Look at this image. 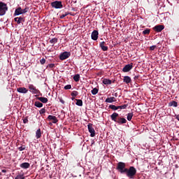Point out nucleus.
Segmentation results:
<instances>
[{
	"label": "nucleus",
	"mask_w": 179,
	"mask_h": 179,
	"mask_svg": "<svg viewBox=\"0 0 179 179\" xmlns=\"http://www.w3.org/2000/svg\"><path fill=\"white\" fill-rule=\"evenodd\" d=\"M157 48V46L152 45V46L150 47V50L154 51V50H155V48Z\"/></svg>",
	"instance_id": "ea45409f"
},
{
	"label": "nucleus",
	"mask_w": 179,
	"mask_h": 179,
	"mask_svg": "<svg viewBox=\"0 0 179 179\" xmlns=\"http://www.w3.org/2000/svg\"><path fill=\"white\" fill-rule=\"evenodd\" d=\"M127 105L124 104V105H120V106H117V108L122 110V109H127Z\"/></svg>",
	"instance_id": "7c9ffc66"
},
{
	"label": "nucleus",
	"mask_w": 179,
	"mask_h": 179,
	"mask_svg": "<svg viewBox=\"0 0 179 179\" xmlns=\"http://www.w3.org/2000/svg\"><path fill=\"white\" fill-rule=\"evenodd\" d=\"M36 99L42 102V103H43L45 104L48 102V99L45 98V96H38Z\"/></svg>",
	"instance_id": "2eb2a0df"
},
{
	"label": "nucleus",
	"mask_w": 179,
	"mask_h": 179,
	"mask_svg": "<svg viewBox=\"0 0 179 179\" xmlns=\"http://www.w3.org/2000/svg\"><path fill=\"white\" fill-rule=\"evenodd\" d=\"M48 120H51L53 124H56L59 122V120H57V117L56 116L51 115H50L48 117Z\"/></svg>",
	"instance_id": "9d476101"
},
{
	"label": "nucleus",
	"mask_w": 179,
	"mask_h": 179,
	"mask_svg": "<svg viewBox=\"0 0 179 179\" xmlns=\"http://www.w3.org/2000/svg\"><path fill=\"white\" fill-rule=\"evenodd\" d=\"M123 81H124V83L129 84L131 82V78L129 76H124Z\"/></svg>",
	"instance_id": "6ab92c4d"
},
{
	"label": "nucleus",
	"mask_w": 179,
	"mask_h": 179,
	"mask_svg": "<svg viewBox=\"0 0 179 179\" xmlns=\"http://www.w3.org/2000/svg\"><path fill=\"white\" fill-rule=\"evenodd\" d=\"M110 119L115 123H117L119 124H127V121L125 117L120 116V114L118 113H113L110 115Z\"/></svg>",
	"instance_id": "f03ea898"
},
{
	"label": "nucleus",
	"mask_w": 179,
	"mask_h": 179,
	"mask_svg": "<svg viewBox=\"0 0 179 179\" xmlns=\"http://www.w3.org/2000/svg\"><path fill=\"white\" fill-rule=\"evenodd\" d=\"M133 117H134V113H127V120H129V122H130L132 120Z\"/></svg>",
	"instance_id": "a878e982"
},
{
	"label": "nucleus",
	"mask_w": 179,
	"mask_h": 179,
	"mask_svg": "<svg viewBox=\"0 0 179 179\" xmlns=\"http://www.w3.org/2000/svg\"><path fill=\"white\" fill-rule=\"evenodd\" d=\"M72 88L71 85H67L66 86L64 87V90H71Z\"/></svg>",
	"instance_id": "c9c22d12"
},
{
	"label": "nucleus",
	"mask_w": 179,
	"mask_h": 179,
	"mask_svg": "<svg viewBox=\"0 0 179 179\" xmlns=\"http://www.w3.org/2000/svg\"><path fill=\"white\" fill-rule=\"evenodd\" d=\"M116 99L115 98V96H110V98H107L106 99V103H113V102H115Z\"/></svg>",
	"instance_id": "aec40b11"
},
{
	"label": "nucleus",
	"mask_w": 179,
	"mask_h": 179,
	"mask_svg": "<svg viewBox=\"0 0 179 179\" xmlns=\"http://www.w3.org/2000/svg\"><path fill=\"white\" fill-rule=\"evenodd\" d=\"M28 122H29V120L27 119V117H25V118L23 120L24 124H27V123H28Z\"/></svg>",
	"instance_id": "a19ab883"
},
{
	"label": "nucleus",
	"mask_w": 179,
	"mask_h": 179,
	"mask_svg": "<svg viewBox=\"0 0 179 179\" xmlns=\"http://www.w3.org/2000/svg\"><path fill=\"white\" fill-rule=\"evenodd\" d=\"M69 15V13H66L65 14H62V15H60V20L64 19V17H65L66 16H68Z\"/></svg>",
	"instance_id": "473e14b6"
},
{
	"label": "nucleus",
	"mask_w": 179,
	"mask_h": 179,
	"mask_svg": "<svg viewBox=\"0 0 179 179\" xmlns=\"http://www.w3.org/2000/svg\"><path fill=\"white\" fill-rule=\"evenodd\" d=\"M176 119L179 121V115L176 117Z\"/></svg>",
	"instance_id": "49530a36"
},
{
	"label": "nucleus",
	"mask_w": 179,
	"mask_h": 179,
	"mask_svg": "<svg viewBox=\"0 0 179 179\" xmlns=\"http://www.w3.org/2000/svg\"><path fill=\"white\" fill-rule=\"evenodd\" d=\"M150 29H149L148 28H147L145 30H144L142 34L143 35H147V34H150Z\"/></svg>",
	"instance_id": "c85d7f7f"
},
{
	"label": "nucleus",
	"mask_w": 179,
	"mask_h": 179,
	"mask_svg": "<svg viewBox=\"0 0 179 179\" xmlns=\"http://www.w3.org/2000/svg\"><path fill=\"white\" fill-rule=\"evenodd\" d=\"M34 106L38 107V108H41L43 106V103L40 102L39 101H36Z\"/></svg>",
	"instance_id": "4be33fe9"
},
{
	"label": "nucleus",
	"mask_w": 179,
	"mask_h": 179,
	"mask_svg": "<svg viewBox=\"0 0 179 179\" xmlns=\"http://www.w3.org/2000/svg\"><path fill=\"white\" fill-rule=\"evenodd\" d=\"M29 8H27V7L24 9H22V15H24V13H27Z\"/></svg>",
	"instance_id": "e433bc0d"
},
{
	"label": "nucleus",
	"mask_w": 179,
	"mask_h": 179,
	"mask_svg": "<svg viewBox=\"0 0 179 179\" xmlns=\"http://www.w3.org/2000/svg\"><path fill=\"white\" fill-rule=\"evenodd\" d=\"M70 56H71L70 52H63L62 53H61L59 56V59L60 60H64L69 58Z\"/></svg>",
	"instance_id": "0eeeda50"
},
{
	"label": "nucleus",
	"mask_w": 179,
	"mask_h": 179,
	"mask_svg": "<svg viewBox=\"0 0 179 179\" xmlns=\"http://www.w3.org/2000/svg\"><path fill=\"white\" fill-rule=\"evenodd\" d=\"M87 127H88V131L90 133V136L94 137L95 130H94V128H93V124H91V123L88 124Z\"/></svg>",
	"instance_id": "423d86ee"
},
{
	"label": "nucleus",
	"mask_w": 179,
	"mask_h": 179,
	"mask_svg": "<svg viewBox=\"0 0 179 179\" xmlns=\"http://www.w3.org/2000/svg\"><path fill=\"white\" fill-rule=\"evenodd\" d=\"M2 173H6V170H2Z\"/></svg>",
	"instance_id": "a18cd8bd"
},
{
	"label": "nucleus",
	"mask_w": 179,
	"mask_h": 179,
	"mask_svg": "<svg viewBox=\"0 0 179 179\" xmlns=\"http://www.w3.org/2000/svg\"><path fill=\"white\" fill-rule=\"evenodd\" d=\"M109 108L113 110H118V106H115V105L111 104L109 105Z\"/></svg>",
	"instance_id": "cd10ccee"
},
{
	"label": "nucleus",
	"mask_w": 179,
	"mask_h": 179,
	"mask_svg": "<svg viewBox=\"0 0 179 179\" xmlns=\"http://www.w3.org/2000/svg\"><path fill=\"white\" fill-rule=\"evenodd\" d=\"M169 106L177 107V106H178V103H177L176 101L173 100V101H171L169 103Z\"/></svg>",
	"instance_id": "b1692460"
},
{
	"label": "nucleus",
	"mask_w": 179,
	"mask_h": 179,
	"mask_svg": "<svg viewBox=\"0 0 179 179\" xmlns=\"http://www.w3.org/2000/svg\"><path fill=\"white\" fill-rule=\"evenodd\" d=\"M14 20L17 22V24H20L22 22H24V17H15Z\"/></svg>",
	"instance_id": "f3484780"
},
{
	"label": "nucleus",
	"mask_w": 179,
	"mask_h": 179,
	"mask_svg": "<svg viewBox=\"0 0 179 179\" xmlns=\"http://www.w3.org/2000/svg\"><path fill=\"white\" fill-rule=\"evenodd\" d=\"M49 68L52 69L55 67V64H48Z\"/></svg>",
	"instance_id": "4c0bfd02"
},
{
	"label": "nucleus",
	"mask_w": 179,
	"mask_h": 179,
	"mask_svg": "<svg viewBox=\"0 0 179 179\" xmlns=\"http://www.w3.org/2000/svg\"><path fill=\"white\" fill-rule=\"evenodd\" d=\"M8 10V6L6 3L0 1V16L5 15Z\"/></svg>",
	"instance_id": "7ed1b4c3"
},
{
	"label": "nucleus",
	"mask_w": 179,
	"mask_h": 179,
	"mask_svg": "<svg viewBox=\"0 0 179 179\" xmlns=\"http://www.w3.org/2000/svg\"><path fill=\"white\" fill-rule=\"evenodd\" d=\"M106 43L103 41L101 43H99V47L101 48V50L103 51H108V46H106Z\"/></svg>",
	"instance_id": "ddd939ff"
},
{
	"label": "nucleus",
	"mask_w": 179,
	"mask_h": 179,
	"mask_svg": "<svg viewBox=\"0 0 179 179\" xmlns=\"http://www.w3.org/2000/svg\"><path fill=\"white\" fill-rule=\"evenodd\" d=\"M60 102H61L62 104H64L65 101H64L63 99H60Z\"/></svg>",
	"instance_id": "37998d69"
},
{
	"label": "nucleus",
	"mask_w": 179,
	"mask_h": 179,
	"mask_svg": "<svg viewBox=\"0 0 179 179\" xmlns=\"http://www.w3.org/2000/svg\"><path fill=\"white\" fill-rule=\"evenodd\" d=\"M22 15V7H17V9H15V13H14V16H18Z\"/></svg>",
	"instance_id": "4468645a"
},
{
	"label": "nucleus",
	"mask_w": 179,
	"mask_h": 179,
	"mask_svg": "<svg viewBox=\"0 0 179 179\" xmlns=\"http://www.w3.org/2000/svg\"><path fill=\"white\" fill-rule=\"evenodd\" d=\"M102 83L106 85H112V80H110V79L103 78L102 80Z\"/></svg>",
	"instance_id": "a211bd4d"
},
{
	"label": "nucleus",
	"mask_w": 179,
	"mask_h": 179,
	"mask_svg": "<svg viewBox=\"0 0 179 179\" xmlns=\"http://www.w3.org/2000/svg\"><path fill=\"white\" fill-rule=\"evenodd\" d=\"M75 98H72L71 99L73 101Z\"/></svg>",
	"instance_id": "09e8293b"
},
{
	"label": "nucleus",
	"mask_w": 179,
	"mask_h": 179,
	"mask_svg": "<svg viewBox=\"0 0 179 179\" xmlns=\"http://www.w3.org/2000/svg\"><path fill=\"white\" fill-rule=\"evenodd\" d=\"M17 92L21 94H27L29 90L26 89L24 87H17Z\"/></svg>",
	"instance_id": "f8f14e48"
},
{
	"label": "nucleus",
	"mask_w": 179,
	"mask_h": 179,
	"mask_svg": "<svg viewBox=\"0 0 179 179\" xmlns=\"http://www.w3.org/2000/svg\"><path fill=\"white\" fill-rule=\"evenodd\" d=\"M139 77H140V76H138V75H137V76H134V80H138Z\"/></svg>",
	"instance_id": "79ce46f5"
},
{
	"label": "nucleus",
	"mask_w": 179,
	"mask_h": 179,
	"mask_svg": "<svg viewBox=\"0 0 179 179\" xmlns=\"http://www.w3.org/2000/svg\"><path fill=\"white\" fill-rule=\"evenodd\" d=\"M36 139L41 138V129H38L36 130Z\"/></svg>",
	"instance_id": "412c9836"
},
{
	"label": "nucleus",
	"mask_w": 179,
	"mask_h": 179,
	"mask_svg": "<svg viewBox=\"0 0 179 179\" xmlns=\"http://www.w3.org/2000/svg\"><path fill=\"white\" fill-rule=\"evenodd\" d=\"M98 92H99V90L97 89V87H94V89L92 90V94L95 95L98 94Z\"/></svg>",
	"instance_id": "2f4dec72"
},
{
	"label": "nucleus",
	"mask_w": 179,
	"mask_h": 179,
	"mask_svg": "<svg viewBox=\"0 0 179 179\" xmlns=\"http://www.w3.org/2000/svg\"><path fill=\"white\" fill-rule=\"evenodd\" d=\"M73 80L76 82H79L80 80V74H76L74 75Z\"/></svg>",
	"instance_id": "393cba45"
},
{
	"label": "nucleus",
	"mask_w": 179,
	"mask_h": 179,
	"mask_svg": "<svg viewBox=\"0 0 179 179\" xmlns=\"http://www.w3.org/2000/svg\"><path fill=\"white\" fill-rule=\"evenodd\" d=\"M45 112H46L45 108H41V109L39 110V113H40L41 115L45 113Z\"/></svg>",
	"instance_id": "72a5a7b5"
},
{
	"label": "nucleus",
	"mask_w": 179,
	"mask_h": 179,
	"mask_svg": "<svg viewBox=\"0 0 179 179\" xmlns=\"http://www.w3.org/2000/svg\"><path fill=\"white\" fill-rule=\"evenodd\" d=\"M71 96L73 97H76L78 96V91H73L71 94Z\"/></svg>",
	"instance_id": "c756f323"
},
{
	"label": "nucleus",
	"mask_w": 179,
	"mask_h": 179,
	"mask_svg": "<svg viewBox=\"0 0 179 179\" xmlns=\"http://www.w3.org/2000/svg\"><path fill=\"white\" fill-rule=\"evenodd\" d=\"M133 68H134V64L131 63L129 64L125 65L122 69V71L124 73L129 72L131 69H132Z\"/></svg>",
	"instance_id": "6e6552de"
},
{
	"label": "nucleus",
	"mask_w": 179,
	"mask_h": 179,
	"mask_svg": "<svg viewBox=\"0 0 179 179\" xmlns=\"http://www.w3.org/2000/svg\"><path fill=\"white\" fill-rule=\"evenodd\" d=\"M20 152H22V150H26V145H22L20 147H18L17 148Z\"/></svg>",
	"instance_id": "f704fd0d"
},
{
	"label": "nucleus",
	"mask_w": 179,
	"mask_h": 179,
	"mask_svg": "<svg viewBox=\"0 0 179 179\" xmlns=\"http://www.w3.org/2000/svg\"><path fill=\"white\" fill-rule=\"evenodd\" d=\"M126 164L124 162H118L117 164L116 169L121 174H126L127 178L129 179H134L136 175V169L134 166H130L129 169L126 167Z\"/></svg>",
	"instance_id": "f257e3e1"
},
{
	"label": "nucleus",
	"mask_w": 179,
	"mask_h": 179,
	"mask_svg": "<svg viewBox=\"0 0 179 179\" xmlns=\"http://www.w3.org/2000/svg\"><path fill=\"white\" fill-rule=\"evenodd\" d=\"M98 36H99V31H96V30H94L92 31V38L93 41H97L98 40Z\"/></svg>",
	"instance_id": "9b49d317"
},
{
	"label": "nucleus",
	"mask_w": 179,
	"mask_h": 179,
	"mask_svg": "<svg viewBox=\"0 0 179 179\" xmlns=\"http://www.w3.org/2000/svg\"><path fill=\"white\" fill-rule=\"evenodd\" d=\"M76 104L78 106H83V101L82 99H76Z\"/></svg>",
	"instance_id": "5701e85b"
},
{
	"label": "nucleus",
	"mask_w": 179,
	"mask_h": 179,
	"mask_svg": "<svg viewBox=\"0 0 179 179\" xmlns=\"http://www.w3.org/2000/svg\"><path fill=\"white\" fill-rule=\"evenodd\" d=\"M50 6L53 8L60 9L63 8L62 1H55L50 3Z\"/></svg>",
	"instance_id": "20e7f679"
},
{
	"label": "nucleus",
	"mask_w": 179,
	"mask_h": 179,
	"mask_svg": "<svg viewBox=\"0 0 179 179\" xmlns=\"http://www.w3.org/2000/svg\"><path fill=\"white\" fill-rule=\"evenodd\" d=\"M20 166L22 169H28L30 167V164L29 162H24L22 163Z\"/></svg>",
	"instance_id": "dca6fc26"
},
{
	"label": "nucleus",
	"mask_w": 179,
	"mask_h": 179,
	"mask_svg": "<svg viewBox=\"0 0 179 179\" xmlns=\"http://www.w3.org/2000/svg\"><path fill=\"white\" fill-rule=\"evenodd\" d=\"M40 62L41 64H44L46 62V60L44 58H43L40 60Z\"/></svg>",
	"instance_id": "58836bf2"
},
{
	"label": "nucleus",
	"mask_w": 179,
	"mask_h": 179,
	"mask_svg": "<svg viewBox=\"0 0 179 179\" xmlns=\"http://www.w3.org/2000/svg\"><path fill=\"white\" fill-rule=\"evenodd\" d=\"M29 90H30V92L34 94H40V90H37L36 87L34 85H29L28 86Z\"/></svg>",
	"instance_id": "39448f33"
},
{
	"label": "nucleus",
	"mask_w": 179,
	"mask_h": 179,
	"mask_svg": "<svg viewBox=\"0 0 179 179\" xmlns=\"http://www.w3.org/2000/svg\"><path fill=\"white\" fill-rule=\"evenodd\" d=\"M114 96H115V97H117V96H118V94H117V93H115Z\"/></svg>",
	"instance_id": "c03bdc74"
},
{
	"label": "nucleus",
	"mask_w": 179,
	"mask_h": 179,
	"mask_svg": "<svg viewBox=\"0 0 179 179\" xmlns=\"http://www.w3.org/2000/svg\"><path fill=\"white\" fill-rule=\"evenodd\" d=\"M22 179H24V178H22Z\"/></svg>",
	"instance_id": "8fccbe9b"
},
{
	"label": "nucleus",
	"mask_w": 179,
	"mask_h": 179,
	"mask_svg": "<svg viewBox=\"0 0 179 179\" xmlns=\"http://www.w3.org/2000/svg\"><path fill=\"white\" fill-rule=\"evenodd\" d=\"M52 124L51 122H50L49 123V125H50V126H52Z\"/></svg>",
	"instance_id": "de8ad7c7"
},
{
	"label": "nucleus",
	"mask_w": 179,
	"mask_h": 179,
	"mask_svg": "<svg viewBox=\"0 0 179 179\" xmlns=\"http://www.w3.org/2000/svg\"><path fill=\"white\" fill-rule=\"evenodd\" d=\"M58 41H59L58 38H53L50 39V40L49 41V42H50V43H53V45H55V43H58Z\"/></svg>",
	"instance_id": "bb28decb"
},
{
	"label": "nucleus",
	"mask_w": 179,
	"mask_h": 179,
	"mask_svg": "<svg viewBox=\"0 0 179 179\" xmlns=\"http://www.w3.org/2000/svg\"><path fill=\"white\" fill-rule=\"evenodd\" d=\"M165 29L164 25H156L153 27V30L155 31V32L159 33L162 32V30Z\"/></svg>",
	"instance_id": "1a4fd4ad"
}]
</instances>
